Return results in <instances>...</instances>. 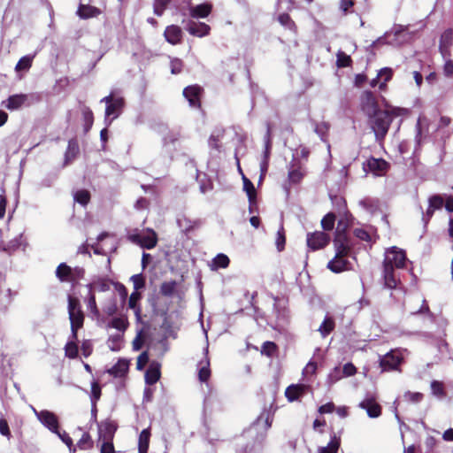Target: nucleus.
I'll list each match as a JSON object with an SVG mask.
<instances>
[{
  "instance_id": "1",
  "label": "nucleus",
  "mask_w": 453,
  "mask_h": 453,
  "mask_svg": "<svg viewBox=\"0 0 453 453\" xmlns=\"http://www.w3.org/2000/svg\"><path fill=\"white\" fill-rule=\"evenodd\" d=\"M273 419V414L269 410H263L256 420L243 432L242 437L247 441V443L243 447V451L239 453H251L260 449Z\"/></svg>"
},
{
  "instance_id": "2",
  "label": "nucleus",
  "mask_w": 453,
  "mask_h": 453,
  "mask_svg": "<svg viewBox=\"0 0 453 453\" xmlns=\"http://www.w3.org/2000/svg\"><path fill=\"white\" fill-rule=\"evenodd\" d=\"M345 226L342 227V222H338L335 238L334 240V244L336 250L335 257L330 260L327 264V268L335 273H342L345 270H348L349 262L343 257V253L346 250L345 247Z\"/></svg>"
},
{
  "instance_id": "3",
  "label": "nucleus",
  "mask_w": 453,
  "mask_h": 453,
  "mask_svg": "<svg viewBox=\"0 0 453 453\" xmlns=\"http://www.w3.org/2000/svg\"><path fill=\"white\" fill-rule=\"evenodd\" d=\"M393 121V117L388 111L380 110L368 117V123L372 130L374 132L377 141H381L385 138L389 127Z\"/></svg>"
},
{
  "instance_id": "4",
  "label": "nucleus",
  "mask_w": 453,
  "mask_h": 453,
  "mask_svg": "<svg viewBox=\"0 0 453 453\" xmlns=\"http://www.w3.org/2000/svg\"><path fill=\"white\" fill-rule=\"evenodd\" d=\"M41 100L42 96L38 93L15 94L4 101L2 105L9 111H17L23 107H30Z\"/></svg>"
},
{
  "instance_id": "5",
  "label": "nucleus",
  "mask_w": 453,
  "mask_h": 453,
  "mask_svg": "<svg viewBox=\"0 0 453 453\" xmlns=\"http://www.w3.org/2000/svg\"><path fill=\"white\" fill-rule=\"evenodd\" d=\"M127 238L133 243L138 244L142 248L147 250L153 249L157 243V234L150 228L146 229V231L143 233H138L135 231L132 234H129Z\"/></svg>"
},
{
  "instance_id": "6",
  "label": "nucleus",
  "mask_w": 453,
  "mask_h": 453,
  "mask_svg": "<svg viewBox=\"0 0 453 453\" xmlns=\"http://www.w3.org/2000/svg\"><path fill=\"white\" fill-rule=\"evenodd\" d=\"M305 176V170L303 165L293 159L288 166V180L283 184V188L287 194H289L292 185L299 184Z\"/></svg>"
},
{
  "instance_id": "7",
  "label": "nucleus",
  "mask_w": 453,
  "mask_h": 453,
  "mask_svg": "<svg viewBox=\"0 0 453 453\" xmlns=\"http://www.w3.org/2000/svg\"><path fill=\"white\" fill-rule=\"evenodd\" d=\"M406 260L407 258L405 252L403 250L394 246L386 250L383 266H388L394 269L403 268Z\"/></svg>"
},
{
  "instance_id": "8",
  "label": "nucleus",
  "mask_w": 453,
  "mask_h": 453,
  "mask_svg": "<svg viewBox=\"0 0 453 453\" xmlns=\"http://www.w3.org/2000/svg\"><path fill=\"white\" fill-rule=\"evenodd\" d=\"M388 163L382 158L370 157L363 163V170L365 173H372L375 176H382L388 170Z\"/></svg>"
},
{
  "instance_id": "9",
  "label": "nucleus",
  "mask_w": 453,
  "mask_h": 453,
  "mask_svg": "<svg viewBox=\"0 0 453 453\" xmlns=\"http://www.w3.org/2000/svg\"><path fill=\"white\" fill-rule=\"evenodd\" d=\"M358 407L365 410L371 418H379L381 415V406L378 403L373 394H366L365 398L358 403Z\"/></svg>"
},
{
  "instance_id": "10",
  "label": "nucleus",
  "mask_w": 453,
  "mask_h": 453,
  "mask_svg": "<svg viewBox=\"0 0 453 453\" xmlns=\"http://www.w3.org/2000/svg\"><path fill=\"white\" fill-rule=\"evenodd\" d=\"M330 241V236L322 231H315L314 233H308L306 236V242L309 250H318L326 247Z\"/></svg>"
},
{
  "instance_id": "11",
  "label": "nucleus",
  "mask_w": 453,
  "mask_h": 453,
  "mask_svg": "<svg viewBox=\"0 0 453 453\" xmlns=\"http://www.w3.org/2000/svg\"><path fill=\"white\" fill-rule=\"evenodd\" d=\"M36 418L44 427L53 434L57 433L59 429L58 418L54 412L42 410L40 411V413H36Z\"/></svg>"
},
{
  "instance_id": "12",
  "label": "nucleus",
  "mask_w": 453,
  "mask_h": 453,
  "mask_svg": "<svg viewBox=\"0 0 453 453\" xmlns=\"http://www.w3.org/2000/svg\"><path fill=\"white\" fill-rule=\"evenodd\" d=\"M360 106L362 111L366 115L367 118L380 111V109H379L377 101L371 91H365L361 95Z\"/></svg>"
},
{
  "instance_id": "13",
  "label": "nucleus",
  "mask_w": 453,
  "mask_h": 453,
  "mask_svg": "<svg viewBox=\"0 0 453 453\" xmlns=\"http://www.w3.org/2000/svg\"><path fill=\"white\" fill-rule=\"evenodd\" d=\"M124 106V100L122 97H116L111 104H108L105 108L104 122L106 127H109L112 120L117 119Z\"/></svg>"
},
{
  "instance_id": "14",
  "label": "nucleus",
  "mask_w": 453,
  "mask_h": 453,
  "mask_svg": "<svg viewBox=\"0 0 453 453\" xmlns=\"http://www.w3.org/2000/svg\"><path fill=\"white\" fill-rule=\"evenodd\" d=\"M184 28L191 35L196 37H203L210 34L211 27L203 22H196L191 19L183 20Z\"/></svg>"
},
{
  "instance_id": "15",
  "label": "nucleus",
  "mask_w": 453,
  "mask_h": 453,
  "mask_svg": "<svg viewBox=\"0 0 453 453\" xmlns=\"http://www.w3.org/2000/svg\"><path fill=\"white\" fill-rule=\"evenodd\" d=\"M203 88L199 85H190L183 89V96L192 108H200Z\"/></svg>"
},
{
  "instance_id": "16",
  "label": "nucleus",
  "mask_w": 453,
  "mask_h": 453,
  "mask_svg": "<svg viewBox=\"0 0 453 453\" xmlns=\"http://www.w3.org/2000/svg\"><path fill=\"white\" fill-rule=\"evenodd\" d=\"M401 361L402 357L400 354L395 350H391L380 357V364L382 371L388 372L397 369Z\"/></svg>"
},
{
  "instance_id": "17",
  "label": "nucleus",
  "mask_w": 453,
  "mask_h": 453,
  "mask_svg": "<svg viewBox=\"0 0 453 453\" xmlns=\"http://www.w3.org/2000/svg\"><path fill=\"white\" fill-rule=\"evenodd\" d=\"M212 11V4L210 3H203L197 5H189L188 12L192 19L207 18Z\"/></svg>"
},
{
  "instance_id": "18",
  "label": "nucleus",
  "mask_w": 453,
  "mask_h": 453,
  "mask_svg": "<svg viewBox=\"0 0 453 453\" xmlns=\"http://www.w3.org/2000/svg\"><path fill=\"white\" fill-rule=\"evenodd\" d=\"M98 426L99 440L111 441L113 434L117 429L116 424L111 420L101 422Z\"/></svg>"
},
{
  "instance_id": "19",
  "label": "nucleus",
  "mask_w": 453,
  "mask_h": 453,
  "mask_svg": "<svg viewBox=\"0 0 453 453\" xmlns=\"http://www.w3.org/2000/svg\"><path fill=\"white\" fill-rule=\"evenodd\" d=\"M68 314L71 322V338L77 339V331L83 326V312L81 310H77V311L69 312Z\"/></svg>"
},
{
  "instance_id": "20",
  "label": "nucleus",
  "mask_w": 453,
  "mask_h": 453,
  "mask_svg": "<svg viewBox=\"0 0 453 453\" xmlns=\"http://www.w3.org/2000/svg\"><path fill=\"white\" fill-rule=\"evenodd\" d=\"M308 389V386L304 384H292L286 388L285 395L289 402H294L304 395Z\"/></svg>"
},
{
  "instance_id": "21",
  "label": "nucleus",
  "mask_w": 453,
  "mask_h": 453,
  "mask_svg": "<svg viewBox=\"0 0 453 453\" xmlns=\"http://www.w3.org/2000/svg\"><path fill=\"white\" fill-rule=\"evenodd\" d=\"M451 124V119L448 116H441L437 124L436 131L440 134L441 139L446 141L453 134V130L449 128Z\"/></svg>"
},
{
  "instance_id": "22",
  "label": "nucleus",
  "mask_w": 453,
  "mask_h": 453,
  "mask_svg": "<svg viewBox=\"0 0 453 453\" xmlns=\"http://www.w3.org/2000/svg\"><path fill=\"white\" fill-rule=\"evenodd\" d=\"M164 35L169 43L175 45L180 42L182 31L178 26L171 25L165 28Z\"/></svg>"
},
{
  "instance_id": "23",
  "label": "nucleus",
  "mask_w": 453,
  "mask_h": 453,
  "mask_svg": "<svg viewBox=\"0 0 453 453\" xmlns=\"http://www.w3.org/2000/svg\"><path fill=\"white\" fill-rule=\"evenodd\" d=\"M80 154V147L77 139L73 138L68 141V145L65 153L64 165H66L73 161Z\"/></svg>"
},
{
  "instance_id": "24",
  "label": "nucleus",
  "mask_w": 453,
  "mask_h": 453,
  "mask_svg": "<svg viewBox=\"0 0 453 453\" xmlns=\"http://www.w3.org/2000/svg\"><path fill=\"white\" fill-rule=\"evenodd\" d=\"M208 349H205V355H207ZM198 379L201 382H207L211 376L210 370V360L207 356L201 360L198 365Z\"/></svg>"
},
{
  "instance_id": "25",
  "label": "nucleus",
  "mask_w": 453,
  "mask_h": 453,
  "mask_svg": "<svg viewBox=\"0 0 453 453\" xmlns=\"http://www.w3.org/2000/svg\"><path fill=\"white\" fill-rule=\"evenodd\" d=\"M242 181H243V190L246 192L249 203H250V211H251V208L254 204H256L257 198V191L254 187V184L242 173Z\"/></svg>"
},
{
  "instance_id": "26",
  "label": "nucleus",
  "mask_w": 453,
  "mask_h": 453,
  "mask_svg": "<svg viewBox=\"0 0 453 453\" xmlns=\"http://www.w3.org/2000/svg\"><path fill=\"white\" fill-rule=\"evenodd\" d=\"M384 285L389 289L395 288L399 280L395 274L394 268L383 266Z\"/></svg>"
},
{
  "instance_id": "27",
  "label": "nucleus",
  "mask_w": 453,
  "mask_h": 453,
  "mask_svg": "<svg viewBox=\"0 0 453 453\" xmlns=\"http://www.w3.org/2000/svg\"><path fill=\"white\" fill-rule=\"evenodd\" d=\"M160 378V365L157 363L150 364L145 372V382L148 385L155 384Z\"/></svg>"
},
{
  "instance_id": "28",
  "label": "nucleus",
  "mask_w": 453,
  "mask_h": 453,
  "mask_svg": "<svg viewBox=\"0 0 453 453\" xmlns=\"http://www.w3.org/2000/svg\"><path fill=\"white\" fill-rule=\"evenodd\" d=\"M56 277L61 282H72V267L65 263H61L56 269Z\"/></svg>"
},
{
  "instance_id": "29",
  "label": "nucleus",
  "mask_w": 453,
  "mask_h": 453,
  "mask_svg": "<svg viewBox=\"0 0 453 453\" xmlns=\"http://www.w3.org/2000/svg\"><path fill=\"white\" fill-rule=\"evenodd\" d=\"M128 371V362L126 359H119L111 368L108 370L109 374L116 378H121Z\"/></svg>"
},
{
  "instance_id": "30",
  "label": "nucleus",
  "mask_w": 453,
  "mask_h": 453,
  "mask_svg": "<svg viewBox=\"0 0 453 453\" xmlns=\"http://www.w3.org/2000/svg\"><path fill=\"white\" fill-rule=\"evenodd\" d=\"M101 12L98 8L88 4H80L77 10V15L83 19L96 17Z\"/></svg>"
},
{
  "instance_id": "31",
  "label": "nucleus",
  "mask_w": 453,
  "mask_h": 453,
  "mask_svg": "<svg viewBox=\"0 0 453 453\" xmlns=\"http://www.w3.org/2000/svg\"><path fill=\"white\" fill-rule=\"evenodd\" d=\"M334 327H335L334 319L331 316L326 315V317L324 318V320L319 326L318 331L319 332L320 335L323 338H326L327 335H329L334 331Z\"/></svg>"
},
{
  "instance_id": "32",
  "label": "nucleus",
  "mask_w": 453,
  "mask_h": 453,
  "mask_svg": "<svg viewBox=\"0 0 453 453\" xmlns=\"http://www.w3.org/2000/svg\"><path fill=\"white\" fill-rule=\"evenodd\" d=\"M358 204L370 213H375L379 210L380 202L378 199L365 197L358 202Z\"/></svg>"
},
{
  "instance_id": "33",
  "label": "nucleus",
  "mask_w": 453,
  "mask_h": 453,
  "mask_svg": "<svg viewBox=\"0 0 453 453\" xmlns=\"http://www.w3.org/2000/svg\"><path fill=\"white\" fill-rule=\"evenodd\" d=\"M142 296L138 291H134L128 300V306L130 309L134 310V315L136 317V320H141V308L137 305L138 301L141 299Z\"/></svg>"
},
{
  "instance_id": "34",
  "label": "nucleus",
  "mask_w": 453,
  "mask_h": 453,
  "mask_svg": "<svg viewBox=\"0 0 453 453\" xmlns=\"http://www.w3.org/2000/svg\"><path fill=\"white\" fill-rule=\"evenodd\" d=\"M339 447L340 438L334 433L328 444L319 448V453H337Z\"/></svg>"
},
{
  "instance_id": "35",
  "label": "nucleus",
  "mask_w": 453,
  "mask_h": 453,
  "mask_svg": "<svg viewBox=\"0 0 453 453\" xmlns=\"http://www.w3.org/2000/svg\"><path fill=\"white\" fill-rule=\"evenodd\" d=\"M150 432L149 428L143 429L139 435V453H148Z\"/></svg>"
},
{
  "instance_id": "36",
  "label": "nucleus",
  "mask_w": 453,
  "mask_h": 453,
  "mask_svg": "<svg viewBox=\"0 0 453 453\" xmlns=\"http://www.w3.org/2000/svg\"><path fill=\"white\" fill-rule=\"evenodd\" d=\"M87 308L96 319H99L100 311L96 305V296L92 290H88L87 296Z\"/></svg>"
},
{
  "instance_id": "37",
  "label": "nucleus",
  "mask_w": 453,
  "mask_h": 453,
  "mask_svg": "<svg viewBox=\"0 0 453 453\" xmlns=\"http://www.w3.org/2000/svg\"><path fill=\"white\" fill-rule=\"evenodd\" d=\"M229 258L226 255L223 253L218 254L211 262V268L213 270H218L219 268H226L229 265Z\"/></svg>"
},
{
  "instance_id": "38",
  "label": "nucleus",
  "mask_w": 453,
  "mask_h": 453,
  "mask_svg": "<svg viewBox=\"0 0 453 453\" xmlns=\"http://www.w3.org/2000/svg\"><path fill=\"white\" fill-rule=\"evenodd\" d=\"M77 339L71 338L69 336V341L66 342L65 346V354L69 358H75L78 356V346L75 342Z\"/></svg>"
},
{
  "instance_id": "39",
  "label": "nucleus",
  "mask_w": 453,
  "mask_h": 453,
  "mask_svg": "<svg viewBox=\"0 0 453 453\" xmlns=\"http://www.w3.org/2000/svg\"><path fill=\"white\" fill-rule=\"evenodd\" d=\"M177 288V282L175 280L165 281L160 286V293L164 296H172Z\"/></svg>"
},
{
  "instance_id": "40",
  "label": "nucleus",
  "mask_w": 453,
  "mask_h": 453,
  "mask_svg": "<svg viewBox=\"0 0 453 453\" xmlns=\"http://www.w3.org/2000/svg\"><path fill=\"white\" fill-rule=\"evenodd\" d=\"M88 290L96 289L99 292H105L110 289V282L107 280L99 279L93 283L87 285Z\"/></svg>"
},
{
  "instance_id": "41",
  "label": "nucleus",
  "mask_w": 453,
  "mask_h": 453,
  "mask_svg": "<svg viewBox=\"0 0 453 453\" xmlns=\"http://www.w3.org/2000/svg\"><path fill=\"white\" fill-rule=\"evenodd\" d=\"M107 344L111 350L119 351L122 347V335L119 334L111 335Z\"/></svg>"
},
{
  "instance_id": "42",
  "label": "nucleus",
  "mask_w": 453,
  "mask_h": 453,
  "mask_svg": "<svg viewBox=\"0 0 453 453\" xmlns=\"http://www.w3.org/2000/svg\"><path fill=\"white\" fill-rule=\"evenodd\" d=\"M329 128L330 125L327 122L322 121L319 123H316L314 131L323 142H326Z\"/></svg>"
},
{
  "instance_id": "43",
  "label": "nucleus",
  "mask_w": 453,
  "mask_h": 453,
  "mask_svg": "<svg viewBox=\"0 0 453 453\" xmlns=\"http://www.w3.org/2000/svg\"><path fill=\"white\" fill-rule=\"evenodd\" d=\"M22 244V234H19L18 236L14 237L11 241H9L5 246L4 250L12 253L17 250Z\"/></svg>"
},
{
  "instance_id": "44",
  "label": "nucleus",
  "mask_w": 453,
  "mask_h": 453,
  "mask_svg": "<svg viewBox=\"0 0 453 453\" xmlns=\"http://www.w3.org/2000/svg\"><path fill=\"white\" fill-rule=\"evenodd\" d=\"M73 198L75 202L85 206L90 200V194L85 189H81L75 192Z\"/></svg>"
},
{
  "instance_id": "45",
  "label": "nucleus",
  "mask_w": 453,
  "mask_h": 453,
  "mask_svg": "<svg viewBox=\"0 0 453 453\" xmlns=\"http://www.w3.org/2000/svg\"><path fill=\"white\" fill-rule=\"evenodd\" d=\"M431 392L434 396L443 398L445 396L443 383L439 380H433L431 382Z\"/></svg>"
},
{
  "instance_id": "46",
  "label": "nucleus",
  "mask_w": 453,
  "mask_h": 453,
  "mask_svg": "<svg viewBox=\"0 0 453 453\" xmlns=\"http://www.w3.org/2000/svg\"><path fill=\"white\" fill-rule=\"evenodd\" d=\"M54 434H57L58 438L69 448L71 453H74L76 451V448L73 446L72 438L65 431L61 432L58 429V432Z\"/></svg>"
},
{
  "instance_id": "47",
  "label": "nucleus",
  "mask_w": 453,
  "mask_h": 453,
  "mask_svg": "<svg viewBox=\"0 0 453 453\" xmlns=\"http://www.w3.org/2000/svg\"><path fill=\"white\" fill-rule=\"evenodd\" d=\"M453 43V30L449 28L446 29L441 35L439 45L450 47Z\"/></svg>"
},
{
  "instance_id": "48",
  "label": "nucleus",
  "mask_w": 453,
  "mask_h": 453,
  "mask_svg": "<svg viewBox=\"0 0 453 453\" xmlns=\"http://www.w3.org/2000/svg\"><path fill=\"white\" fill-rule=\"evenodd\" d=\"M278 21L286 28L292 31L296 30V24L288 13L280 14L278 17Z\"/></svg>"
},
{
  "instance_id": "49",
  "label": "nucleus",
  "mask_w": 453,
  "mask_h": 453,
  "mask_svg": "<svg viewBox=\"0 0 453 453\" xmlns=\"http://www.w3.org/2000/svg\"><path fill=\"white\" fill-rule=\"evenodd\" d=\"M336 64L338 67H348L352 62L351 58L341 50L336 54Z\"/></svg>"
},
{
  "instance_id": "50",
  "label": "nucleus",
  "mask_w": 453,
  "mask_h": 453,
  "mask_svg": "<svg viewBox=\"0 0 453 453\" xmlns=\"http://www.w3.org/2000/svg\"><path fill=\"white\" fill-rule=\"evenodd\" d=\"M127 325L128 322L125 318H114L110 322L109 326L124 332L127 329Z\"/></svg>"
},
{
  "instance_id": "51",
  "label": "nucleus",
  "mask_w": 453,
  "mask_h": 453,
  "mask_svg": "<svg viewBox=\"0 0 453 453\" xmlns=\"http://www.w3.org/2000/svg\"><path fill=\"white\" fill-rule=\"evenodd\" d=\"M335 216L334 213H327L321 220L322 228L330 231L334 226Z\"/></svg>"
},
{
  "instance_id": "52",
  "label": "nucleus",
  "mask_w": 453,
  "mask_h": 453,
  "mask_svg": "<svg viewBox=\"0 0 453 453\" xmlns=\"http://www.w3.org/2000/svg\"><path fill=\"white\" fill-rule=\"evenodd\" d=\"M32 59L33 58L30 56L22 57L17 63L15 69L17 71L28 70L32 65Z\"/></svg>"
},
{
  "instance_id": "53",
  "label": "nucleus",
  "mask_w": 453,
  "mask_h": 453,
  "mask_svg": "<svg viewBox=\"0 0 453 453\" xmlns=\"http://www.w3.org/2000/svg\"><path fill=\"white\" fill-rule=\"evenodd\" d=\"M170 0H154L153 9L157 16H162Z\"/></svg>"
},
{
  "instance_id": "54",
  "label": "nucleus",
  "mask_w": 453,
  "mask_h": 453,
  "mask_svg": "<svg viewBox=\"0 0 453 453\" xmlns=\"http://www.w3.org/2000/svg\"><path fill=\"white\" fill-rule=\"evenodd\" d=\"M93 446V441L88 433H84L77 442V447L81 449H87Z\"/></svg>"
},
{
  "instance_id": "55",
  "label": "nucleus",
  "mask_w": 453,
  "mask_h": 453,
  "mask_svg": "<svg viewBox=\"0 0 453 453\" xmlns=\"http://www.w3.org/2000/svg\"><path fill=\"white\" fill-rule=\"evenodd\" d=\"M82 115L85 122V131L87 132L91 128L93 125V112L89 108L85 107L82 111Z\"/></svg>"
},
{
  "instance_id": "56",
  "label": "nucleus",
  "mask_w": 453,
  "mask_h": 453,
  "mask_svg": "<svg viewBox=\"0 0 453 453\" xmlns=\"http://www.w3.org/2000/svg\"><path fill=\"white\" fill-rule=\"evenodd\" d=\"M101 396V388L96 381H93L91 383V393H90V401L91 403H96Z\"/></svg>"
},
{
  "instance_id": "57",
  "label": "nucleus",
  "mask_w": 453,
  "mask_h": 453,
  "mask_svg": "<svg viewBox=\"0 0 453 453\" xmlns=\"http://www.w3.org/2000/svg\"><path fill=\"white\" fill-rule=\"evenodd\" d=\"M134 291H138L145 287V280L142 273L134 274L131 277Z\"/></svg>"
},
{
  "instance_id": "58",
  "label": "nucleus",
  "mask_w": 453,
  "mask_h": 453,
  "mask_svg": "<svg viewBox=\"0 0 453 453\" xmlns=\"http://www.w3.org/2000/svg\"><path fill=\"white\" fill-rule=\"evenodd\" d=\"M429 205L434 210H439L443 206L444 199L441 195H434L428 199Z\"/></svg>"
},
{
  "instance_id": "59",
  "label": "nucleus",
  "mask_w": 453,
  "mask_h": 453,
  "mask_svg": "<svg viewBox=\"0 0 453 453\" xmlns=\"http://www.w3.org/2000/svg\"><path fill=\"white\" fill-rule=\"evenodd\" d=\"M171 73L173 74H179L181 73L183 68V62L178 58H171L170 61Z\"/></svg>"
},
{
  "instance_id": "60",
  "label": "nucleus",
  "mask_w": 453,
  "mask_h": 453,
  "mask_svg": "<svg viewBox=\"0 0 453 453\" xmlns=\"http://www.w3.org/2000/svg\"><path fill=\"white\" fill-rule=\"evenodd\" d=\"M177 224L179 227L186 233L191 231L194 228V223L186 217L178 219Z\"/></svg>"
},
{
  "instance_id": "61",
  "label": "nucleus",
  "mask_w": 453,
  "mask_h": 453,
  "mask_svg": "<svg viewBox=\"0 0 453 453\" xmlns=\"http://www.w3.org/2000/svg\"><path fill=\"white\" fill-rule=\"evenodd\" d=\"M277 346L273 342H265L262 346V354L272 357L276 351Z\"/></svg>"
},
{
  "instance_id": "62",
  "label": "nucleus",
  "mask_w": 453,
  "mask_h": 453,
  "mask_svg": "<svg viewBox=\"0 0 453 453\" xmlns=\"http://www.w3.org/2000/svg\"><path fill=\"white\" fill-rule=\"evenodd\" d=\"M403 396L407 401L413 403H419L423 399V395L419 392L407 391L404 393Z\"/></svg>"
},
{
  "instance_id": "63",
  "label": "nucleus",
  "mask_w": 453,
  "mask_h": 453,
  "mask_svg": "<svg viewBox=\"0 0 453 453\" xmlns=\"http://www.w3.org/2000/svg\"><path fill=\"white\" fill-rule=\"evenodd\" d=\"M276 247L279 251H281L284 249L285 246V234H284V229L283 226H281L279 231L277 232L276 236Z\"/></svg>"
},
{
  "instance_id": "64",
  "label": "nucleus",
  "mask_w": 453,
  "mask_h": 453,
  "mask_svg": "<svg viewBox=\"0 0 453 453\" xmlns=\"http://www.w3.org/2000/svg\"><path fill=\"white\" fill-rule=\"evenodd\" d=\"M213 188V184L210 179L203 178L200 180L199 189L201 193L205 194Z\"/></svg>"
}]
</instances>
